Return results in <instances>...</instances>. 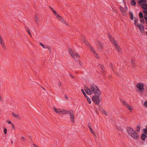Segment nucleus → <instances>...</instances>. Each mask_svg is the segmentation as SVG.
<instances>
[{
    "label": "nucleus",
    "instance_id": "nucleus-44",
    "mask_svg": "<svg viewBox=\"0 0 147 147\" xmlns=\"http://www.w3.org/2000/svg\"><path fill=\"white\" fill-rule=\"evenodd\" d=\"M2 99L1 97V96L0 95V100H2Z\"/></svg>",
    "mask_w": 147,
    "mask_h": 147
},
{
    "label": "nucleus",
    "instance_id": "nucleus-28",
    "mask_svg": "<svg viewBox=\"0 0 147 147\" xmlns=\"http://www.w3.org/2000/svg\"><path fill=\"white\" fill-rule=\"evenodd\" d=\"M138 21V19H134V24L135 25L137 26V22Z\"/></svg>",
    "mask_w": 147,
    "mask_h": 147
},
{
    "label": "nucleus",
    "instance_id": "nucleus-35",
    "mask_svg": "<svg viewBox=\"0 0 147 147\" xmlns=\"http://www.w3.org/2000/svg\"><path fill=\"white\" fill-rule=\"evenodd\" d=\"M144 18L145 20L147 21V15H144Z\"/></svg>",
    "mask_w": 147,
    "mask_h": 147
},
{
    "label": "nucleus",
    "instance_id": "nucleus-37",
    "mask_svg": "<svg viewBox=\"0 0 147 147\" xmlns=\"http://www.w3.org/2000/svg\"><path fill=\"white\" fill-rule=\"evenodd\" d=\"M144 105L146 107H147V101H145L144 102Z\"/></svg>",
    "mask_w": 147,
    "mask_h": 147
},
{
    "label": "nucleus",
    "instance_id": "nucleus-19",
    "mask_svg": "<svg viewBox=\"0 0 147 147\" xmlns=\"http://www.w3.org/2000/svg\"><path fill=\"white\" fill-rule=\"evenodd\" d=\"M131 4L133 6L136 5V2L135 0H131Z\"/></svg>",
    "mask_w": 147,
    "mask_h": 147
},
{
    "label": "nucleus",
    "instance_id": "nucleus-14",
    "mask_svg": "<svg viewBox=\"0 0 147 147\" xmlns=\"http://www.w3.org/2000/svg\"><path fill=\"white\" fill-rule=\"evenodd\" d=\"M54 109L56 113H58L59 114L60 113V109H57L55 107H54Z\"/></svg>",
    "mask_w": 147,
    "mask_h": 147
},
{
    "label": "nucleus",
    "instance_id": "nucleus-41",
    "mask_svg": "<svg viewBox=\"0 0 147 147\" xmlns=\"http://www.w3.org/2000/svg\"><path fill=\"white\" fill-rule=\"evenodd\" d=\"M35 20H36V21L37 22L38 21L37 20V16H35Z\"/></svg>",
    "mask_w": 147,
    "mask_h": 147
},
{
    "label": "nucleus",
    "instance_id": "nucleus-52",
    "mask_svg": "<svg viewBox=\"0 0 147 147\" xmlns=\"http://www.w3.org/2000/svg\"><path fill=\"white\" fill-rule=\"evenodd\" d=\"M146 34H147V32H146Z\"/></svg>",
    "mask_w": 147,
    "mask_h": 147
},
{
    "label": "nucleus",
    "instance_id": "nucleus-31",
    "mask_svg": "<svg viewBox=\"0 0 147 147\" xmlns=\"http://www.w3.org/2000/svg\"><path fill=\"white\" fill-rule=\"evenodd\" d=\"M113 64H110V66L111 67H112V70H113V72L115 73V70H114V69L112 68V67H113Z\"/></svg>",
    "mask_w": 147,
    "mask_h": 147
},
{
    "label": "nucleus",
    "instance_id": "nucleus-9",
    "mask_svg": "<svg viewBox=\"0 0 147 147\" xmlns=\"http://www.w3.org/2000/svg\"><path fill=\"white\" fill-rule=\"evenodd\" d=\"M99 95L94 94L95 95L93 96L92 98V100L96 102V104H98L99 103V97L101 95V93H100Z\"/></svg>",
    "mask_w": 147,
    "mask_h": 147
},
{
    "label": "nucleus",
    "instance_id": "nucleus-21",
    "mask_svg": "<svg viewBox=\"0 0 147 147\" xmlns=\"http://www.w3.org/2000/svg\"><path fill=\"white\" fill-rule=\"evenodd\" d=\"M40 44L41 45V46L44 48H48V46H45L43 44L40 43Z\"/></svg>",
    "mask_w": 147,
    "mask_h": 147
},
{
    "label": "nucleus",
    "instance_id": "nucleus-23",
    "mask_svg": "<svg viewBox=\"0 0 147 147\" xmlns=\"http://www.w3.org/2000/svg\"><path fill=\"white\" fill-rule=\"evenodd\" d=\"M101 112L103 114H104L106 116L108 115L107 113L105 110H102Z\"/></svg>",
    "mask_w": 147,
    "mask_h": 147
},
{
    "label": "nucleus",
    "instance_id": "nucleus-38",
    "mask_svg": "<svg viewBox=\"0 0 147 147\" xmlns=\"http://www.w3.org/2000/svg\"><path fill=\"white\" fill-rule=\"evenodd\" d=\"M27 32L28 33V34H29V35L30 36H31V32H30V31L29 30H28L27 31Z\"/></svg>",
    "mask_w": 147,
    "mask_h": 147
},
{
    "label": "nucleus",
    "instance_id": "nucleus-10",
    "mask_svg": "<svg viewBox=\"0 0 147 147\" xmlns=\"http://www.w3.org/2000/svg\"><path fill=\"white\" fill-rule=\"evenodd\" d=\"M121 101L124 105L125 106L129 111H131L133 109L126 102L123 100H122Z\"/></svg>",
    "mask_w": 147,
    "mask_h": 147
},
{
    "label": "nucleus",
    "instance_id": "nucleus-2",
    "mask_svg": "<svg viewBox=\"0 0 147 147\" xmlns=\"http://www.w3.org/2000/svg\"><path fill=\"white\" fill-rule=\"evenodd\" d=\"M127 131L129 135L134 139H137L139 138L138 133L133 128L128 127L127 128Z\"/></svg>",
    "mask_w": 147,
    "mask_h": 147
},
{
    "label": "nucleus",
    "instance_id": "nucleus-46",
    "mask_svg": "<svg viewBox=\"0 0 147 147\" xmlns=\"http://www.w3.org/2000/svg\"><path fill=\"white\" fill-rule=\"evenodd\" d=\"M50 9L52 10L53 11V10H54V9L51 7H50Z\"/></svg>",
    "mask_w": 147,
    "mask_h": 147
},
{
    "label": "nucleus",
    "instance_id": "nucleus-25",
    "mask_svg": "<svg viewBox=\"0 0 147 147\" xmlns=\"http://www.w3.org/2000/svg\"><path fill=\"white\" fill-rule=\"evenodd\" d=\"M143 12L145 15H147V8L143 9Z\"/></svg>",
    "mask_w": 147,
    "mask_h": 147
},
{
    "label": "nucleus",
    "instance_id": "nucleus-11",
    "mask_svg": "<svg viewBox=\"0 0 147 147\" xmlns=\"http://www.w3.org/2000/svg\"><path fill=\"white\" fill-rule=\"evenodd\" d=\"M0 43L2 45L4 49H6V47L4 43L3 42V40L1 36H0Z\"/></svg>",
    "mask_w": 147,
    "mask_h": 147
},
{
    "label": "nucleus",
    "instance_id": "nucleus-15",
    "mask_svg": "<svg viewBox=\"0 0 147 147\" xmlns=\"http://www.w3.org/2000/svg\"><path fill=\"white\" fill-rule=\"evenodd\" d=\"M84 96L87 99V100L88 101V103L89 104H90L91 102L90 98L87 95H86V96Z\"/></svg>",
    "mask_w": 147,
    "mask_h": 147
},
{
    "label": "nucleus",
    "instance_id": "nucleus-18",
    "mask_svg": "<svg viewBox=\"0 0 147 147\" xmlns=\"http://www.w3.org/2000/svg\"><path fill=\"white\" fill-rule=\"evenodd\" d=\"M129 15L130 16V18L131 20H133L134 18V16L133 13L129 11Z\"/></svg>",
    "mask_w": 147,
    "mask_h": 147
},
{
    "label": "nucleus",
    "instance_id": "nucleus-17",
    "mask_svg": "<svg viewBox=\"0 0 147 147\" xmlns=\"http://www.w3.org/2000/svg\"><path fill=\"white\" fill-rule=\"evenodd\" d=\"M146 137V136L145 134H142L141 136V138L142 140H145Z\"/></svg>",
    "mask_w": 147,
    "mask_h": 147
},
{
    "label": "nucleus",
    "instance_id": "nucleus-33",
    "mask_svg": "<svg viewBox=\"0 0 147 147\" xmlns=\"http://www.w3.org/2000/svg\"><path fill=\"white\" fill-rule=\"evenodd\" d=\"M144 132L145 134H147V127L144 129Z\"/></svg>",
    "mask_w": 147,
    "mask_h": 147
},
{
    "label": "nucleus",
    "instance_id": "nucleus-7",
    "mask_svg": "<svg viewBox=\"0 0 147 147\" xmlns=\"http://www.w3.org/2000/svg\"><path fill=\"white\" fill-rule=\"evenodd\" d=\"M52 11H53V13L55 16L59 20L63 23L66 24V22L64 20V19L60 16L58 14L55 10L54 9Z\"/></svg>",
    "mask_w": 147,
    "mask_h": 147
},
{
    "label": "nucleus",
    "instance_id": "nucleus-50",
    "mask_svg": "<svg viewBox=\"0 0 147 147\" xmlns=\"http://www.w3.org/2000/svg\"><path fill=\"white\" fill-rule=\"evenodd\" d=\"M12 126H13V127H14V126H13V124H12Z\"/></svg>",
    "mask_w": 147,
    "mask_h": 147
},
{
    "label": "nucleus",
    "instance_id": "nucleus-27",
    "mask_svg": "<svg viewBox=\"0 0 147 147\" xmlns=\"http://www.w3.org/2000/svg\"><path fill=\"white\" fill-rule=\"evenodd\" d=\"M81 91L82 92V93L83 94L84 96H86V94L85 92L84 91V90L83 89H82L81 90Z\"/></svg>",
    "mask_w": 147,
    "mask_h": 147
},
{
    "label": "nucleus",
    "instance_id": "nucleus-39",
    "mask_svg": "<svg viewBox=\"0 0 147 147\" xmlns=\"http://www.w3.org/2000/svg\"><path fill=\"white\" fill-rule=\"evenodd\" d=\"M32 145L34 146V147H39L37 145H36V144H33Z\"/></svg>",
    "mask_w": 147,
    "mask_h": 147
},
{
    "label": "nucleus",
    "instance_id": "nucleus-6",
    "mask_svg": "<svg viewBox=\"0 0 147 147\" xmlns=\"http://www.w3.org/2000/svg\"><path fill=\"white\" fill-rule=\"evenodd\" d=\"M68 51L71 56L75 59L80 57V56L78 53H74L71 49H69Z\"/></svg>",
    "mask_w": 147,
    "mask_h": 147
},
{
    "label": "nucleus",
    "instance_id": "nucleus-3",
    "mask_svg": "<svg viewBox=\"0 0 147 147\" xmlns=\"http://www.w3.org/2000/svg\"><path fill=\"white\" fill-rule=\"evenodd\" d=\"M59 114H69L70 116V120L71 121L74 123V112L72 110L69 111L66 110L65 109H60V111Z\"/></svg>",
    "mask_w": 147,
    "mask_h": 147
},
{
    "label": "nucleus",
    "instance_id": "nucleus-16",
    "mask_svg": "<svg viewBox=\"0 0 147 147\" xmlns=\"http://www.w3.org/2000/svg\"><path fill=\"white\" fill-rule=\"evenodd\" d=\"M142 8L143 9L147 8V3H145L141 6Z\"/></svg>",
    "mask_w": 147,
    "mask_h": 147
},
{
    "label": "nucleus",
    "instance_id": "nucleus-49",
    "mask_svg": "<svg viewBox=\"0 0 147 147\" xmlns=\"http://www.w3.org/2000/svg\"><path fill=\"white\" fill-rule=\"evenodd\" d=\"M65 98H67H67H68V97H67V96H65Z\"/></svg>",
    "mask_w": 147,
    "mask_h": 147
},
{
    "label": "nucleus",
    "instance_id": "nucleus-24",
    "mask_svg": "<svg viewBox=\"0 0 147 147\" xmlns=\"http://www.w3.org/2000/svg\"><path fill=\"white\" fill-rule=\"evenodd\" d=\"M13 116L14 117H15L17 118H19V115L18 114H15V113H12Z\"/></svg>",
    "mask_w": 147,
    "mask_h": 147
},
{
    "label": "nucleus",
    "instance_id": "nucleus-53",
    "mask_svg": "<svg viewBox=\"0 0 147 147\" xmlns=\"http://www.w3.org/2000/svg\"><path fill=\"white\" fill-rule=\"evenodd\" d=\"M0 36H1L0 35Z\"/></svg>",
    "mask_w": 147,
    "mask_h": 147
},
{
    "label": "nucleus",
    "instance_id": "nucleus-32",
    "mask_svg": "<svg viewBox=\"0 0 147 147\" xmlns=\"http://www.w3.org/2000/svg\"><path fill=\"white\" fill-rule=\"evenodd\" d=\"M88 126L90 128L91 127V123H89L88 124Z\"/></svg>",
    "mask_w": 147,
    "mask_h": 147
},
{
    "label": "nucleus",
    "instance_id": "nucleus-4",
    "mask_svg": "<svg viewBox=\"0 0 147 147\" xmlns=\"http://www.w3.org/2000/svg\"><path fill=\"white\" fill-rule=\"evenodd\" d=\"M109 39L111 42L114 45L115 47L117 48V50L119 52H120L121 51V49L119 47L118 45L116 42L115 40L113 39V38L111 36L110 34H108Z\"/></svg>",
    "mask_w": 147,
    "mask_h": 147
},
{
    "label": "nucleus",
    "instance_id": "nucleus-47",
    "mask_svg": "<svg viewBox=\"0 0 147 147\" xmlns=\"http://www.w3.org/2000/svg\"><path fill=\"white\" fill-rule=\"evenodd\" d=\"M59 86H61V84L60 83H59Z\"/></svg>",
    "mask_w": 147,
    "mask_h": 147
},
{
    "label": "nucleus",
    "instance_id": "nucleus-8",
    "mask_svg": "<svg viewBox=\"0 0 147 147\" xmlns=\"http://www.w3.org/2000/svg\"><path fill=\"white\" fill-rule=\"evenodd\" d=\"M136 87L138 89V91L142 92L144 91V85L142 83H138L137 84Z\"/></svg>",
    "mask_w": 147,
    "mask_h": 147
},
{
    "label": "nucleus",
    "instance_id": "nucleus-30",
    "mask_svg": "<svg viewBox=\"0 0 147 147\" xmlns=\"http://www.w3.org/2000/svg\"><path fill=\"white\" fill-rule=\"evenodd\" d=\"M120 9L122 13H123L124 12V9L123 7H120Z\"/></svg>",
    "mask_w": 147,
    "mask_h": 147
},
{
    "label": "nucleus",
    "instance_id": "nucleus-36",
    "mask_svg": "<svg viewBox=\"0 0 147 147\" xmlns=\"http://www.w3.org/2000/svg\"><path fill=\"white\" fill-rule=\"evenodd\" d=\"M89 129H90V131H91V132H92V134H94V132L92 130V127L90 128Z\"/></svg>",
    "mask_w": 147,
    "mask_h": 147
},
{
    "label": "nucleus",
    "instance_id": "nucleus-13",
    "mask_svg": "<svg viewBox=\"0 0 147 147\" xmlns=\"http://www.w3.org/2000/svg\"><path fill=\"white\" fill-rule=\"evenodd\" d=\"M137 26L139 27L141 32H142L144 30V27L143 26L138 24V25H137Z\"/></svg>",
    "mask_w": 147,
    "mask_h": 147
},
{
    "label": "nucleus",
    "instance_id": "nucleus-42",
    "mask_svg": "<svg viewBox=\"0 0 147 147\" xmlns=\"http://www.w3.org/2000/svg\"><path fill=\"white\" fill-rule=\"evenodd\" d=\"M100 67H101V68L102 69V70H103L104 69V67H103V65H101Z\"/></svg>",
    "mask_w": 147,
    "mask_h": 147
},
{
    "label": "nucleus",
    "instance_id": "nucleus-34",
    "mask_svg": "<svg viewBox=\"0 0 147 147\" xmlns=\"http://www.w3.org/2000/svg\"><path fill=\"white\" fill-rule=\"evenodd\" d=\"M7 130L5 128L4 129V132L5 134H6L7 133Z\"/></svg>",
    "mask_w": 147,
    "mask_h": 147
},
{
    "label": "nucleus",
    "instance_id": "nucleus-5",
    "mask_svg": "<svg viewBox=\"0 0 147 147\" xmlns=\"http://www.w3.org/2000/svg\"><path fill=\"white\" fill-rule=\"evenodd\" d=\"M82 40L83 41V42L85 43L86 45H88L89 47V49L90 50L92 51V52L94 53V54L95 57L96 58H98V56L97 55V53H96L94 50L93 49V48L90 45H88V43L85 40V39L84 38L82 39Z\"/></svg>",
    "mask_w": 147,
    "mask_h": 147
},
{
    "label": "nucleus",
    "instance_id": "nucleus-22",
    "mask_svg": "<svg viewBox=\"0 0 147 147\" xmlns=\"http://www.w3.org/2000/svg\"><path fill=\"white\" fill-rule=\"evenodd\" d=\"M140 127L139 125H137V126L136 130L138 131H140Z\"/></svg>",
    "mask_w": 147,
    "mask_h": 147
},
{
    "label": "nucleus",
    "instance_id": "nucleus-1",
    "mask_svg": "<svg viewBox=\"0 0 147 147\" xmlns=\"http://www.w3.org/2000/svg\"><path fill=\"white\" fill-rule=\"evenodd\" d=\"M84 90L86 94L89 95H91L93 94L99 95V94L100 93V91L97 86L94 84H91L89 88L85 87Z\"/></svg>",
    "mask_w": 147,
    "mask_h": 147
},
{
    "label": "nucleus",
    "instance_id": "nucleus-43",
    "mask_svg": "<svg viewBox=\"0 0 147 147\" xmlns=\"http://www.w3.org/2000/svg\"><path fill=\"white\" fill-rule=\"evenodd\" d=\"M141 22L143 23L144 21V19L141 20H140Z\"/></svg>",
    "mask_w": 147,
    "mask_h": 147
},
{
    "label": "nucleus",
    "instance_id": "nucleus-48",
    "mask_svg": "<svg viewBox=\"0 0 147 147\" xmlns=\"http://www.w3.org/2000/svg\"><path fill=\"white\" fill-rule=\"evenodd\" d=\"M42 88L43 90H45V88L44 87H42Z\"/></svg>",
    "mask_w": 147,
    "mask_h": 147
},
{
    "label": "nucleus",
    "instance_id": "nucleus-26",
    "mask_svg": "<svg viewBox=\"0 0 147 147\" xmlns=\"http://www.w3.org/2000/svg\"><path fill=\"white\" fill-rule=\"evenodd\" d=\"M139 16L140 18H142L143 17V14L142 12H140L139 13Z\"/></svg>",
    "mask_w": 147,
    "mask_h": 147
},
{
    "label": "nucleus",
    "instance_id": "nucleus-29",
    "mask_svg": "<svg viewBox=\"0 0 147 147\" xmlns=\"http://www.w3.org/2000/svg\"><path fill=\"white\" fill-rule=\"evenodd\" d=\"M21 139L24 141V142H25V141H27V140L26 139V138H25L24 137H22L21 138Z\"/></svg>",
    "mask_w": 147,
    "mask_h": 147
},
{
    "label": "nucleus",
    "instance_id": "nucleus-12",
    "mask_svg": "<svg viewBox=\"0 0 147 147\" xmlns=\"http://www.w3.org/2000/svg\"><path fill=\"white\" fill-rule=\"evenodd\" d=\"M146 2V0H140L138 2L139 6H142L143 4H145Z\"/></svg>",
    "mask_w": 147,
    "mask_h": 147
},
{
    "label": "nucleus",
    "instance_id": "nucleus-40",
    "mask_svg": "<svg viewBox=\"0 0 147 147\" xmlns=\"http://www.w3.org/2000/svg\"><path fill=\"white\" fill-rule=\"evenodd\" d=\"M7 122L9 124H12V123H11V121H7Z\"/></svg>",
    "mask_w": 147,
    "mask_h": 147
},
{
    "label": "nucleus",
    "instance_id": "nucleus-20",
    "mask_svg": "<svg viewBox=\"0 0 147 147\" xmlns=\"http://www.w3.org/2000/svg\"><path fill=\"white\" fill-rule=\"evenodd\" d=\"M97 44L98 45V46H99L101 47H103L102 44L99 41H97Z\"/></svg>",
    "mask_w": 147,
    "mask_h": 147
},
{
    "label": "nucleus",
    "instance_id": "nucleus-45",
    "mask_svg": "<svg viewBox=\"0 0 147 147\" xmlns=\"http://www.w3.org/2000/svg\"><path fill=\"white\" fill-rule=\"evenodd\" d=\"M131 62H132V64L133 65H134V63H133L134 61L133 60H131Z\"/></svg>",
    "mask_w": 147,
    "mask_h": 147
},
{
    "label": "nucleus",
    "instance_id": "nucleus-51",
    "mask_svg": "<svg viewBox=\"0 0 147 147\" xmlns=\"http://www.w3.org/2000/svg\"><path fill=\"white\" fill-rule=\"evenodd\" d=\"M146 23L147 24V21L146 22Z\"/></svg>",
    "mask_w": 147,
    "mask_h": 147
}]
</instances>
